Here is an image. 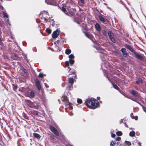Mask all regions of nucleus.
<instances>
[{"label":"nucleus","mask_w":146,"mask_h":146,"mask_svg":"<svg viewBox=\"0 0 146 146\" xmlns=\"http://www.w3.org/2000/svg\"><path fill=\"white\" fill-rule=\"evenodd\" d=\"M95 100L93 98L88 100L86 102V105L90 108H96L97 107L98 104L95 103Z\"/></svg>","instance_id":"1"},{"label":"nucleus","mask_w":146,"mask_h":146,"mask_svg":"<svg viewBox=\"0 0 146 146\" xmlns=\"http://www.w3.org/2000/svg\"><path fill=\"white\" fill-rule=\"evenodd\" d=\"M59 34V31L58 30L54 31L52 34V36L53 38H55L57 37Z\"/></svg>","instance_id":"2"},{"label":"nucleus","mask_w":146,"mask_h":146,"mask_svg":"<svg viewBox=\"0 0 146 146\" xmlns=\"http://www.w3.org/2000/svg\"><path fill=\"white\" fill-rule=\"evenodd\" d=\"M70 59L69 60L70 62V64H73L74 62V60L73 59L74 58L73 55L72 54H71L69 56Z\"/></svg>","instance_id":"3"},{"label":"nucleus","mask_w":146,"mask_h":146,"mask_svg":"<svg viewBox=\"0 0 146 146\" xmlns=\"http://www.w3.org/2000/svg\"><path fill=\"white\" fill-rule=\"evenodd\" d=\"M108 35L111 40L113 42H115V40L112 36V33L110 31H109L108 33Z\"/></svg>","instance_id":"4"},{"label":"nucleus","mask_w":146,"mask_h":146,"mask_svg":"<svg viewBox=\"0 0 146 146\" xmlns=\"http://www.w3.org/2000/svg\"><path fill=\"white\" fill-rule=\"evenodd\" d=\"M50 129L51 131L53 132L56 135H58V133L56 129L54 127H52V126H50Z\"/></svg>","instance_id":"5"},{"label":"nucleus","mask_w":146,"mask_h":146,"mask_svg":"<svg viewBox=\"0 0 146 146\" xmlns=\"http://www.w3.org/2000/svg\"><path fill=\"white\" fill-rule=\"evenodd\" d=\"M133 53H134V54L135 55V56L139 58V59L142 60L143 59V57L141 56L139 54H138L137 53H136L135 51H134Z\"/></svg>","instance_id":"6"},{"label":"nucleus","mask_w":146,"mask_h":146,"mask_svg":"<svg viewBox=\"0 0 146 146\" xmlns=\"http://www.w3.org/2000/svg\"><path fill=\"white\" fill-rule=\"evenodd\" d=\"M121 51L122 52L123 55L127 56L128 55V53L126 51V50L124 48H122L121 49Z\"/></svg>","instance_id":"7"},{"label":"nucleus","mask_w":146,"mask_h":146,"mask_svg":"<svg viewBox=\"0 0 146 146\" xmlns=\"http://www.w3.org/2000/svg\"><path fill=\"white\" fill-rule=\"evenodd\" d=\"M95 28L98 31H100V25L98 23H96L95 25Z\"/></svg>","instance_id":"8"},{"label":"nucleus","mask_w":146,"mask_h":146,"mask_svg":"<svg viewBox=\"0 0 146 146\" xmlns=\"http://www.w3.org/2000/svg\"><path fill=\"white\" fill-rule=\"evenodd\" d=\"M33 136L34 137L37 138L38 139H39L40 137V136L36 133H34L33 134Z\"/></svg>","instance_id":"9"},{"label":"nucleus","mask_w":146,"mask_h":146,"mask_svg":"<svg viewBox=\"0 0 146 146\" xmlns=\"http://www.w3.org/2000/svg\"><path fill=\"white\" fill-rule=\"evenodd\" d=\"M125 47L126 48L129 49L131 51L133 52L135 51L131 47L127 45H125Z\"/></svg>","instance_id":"10"},{"label":"nucleus","mask_w":146,"mask_h":146,"mask_svg":"<svg viewBox=\"0 0 146 146\" xmlns=\"http://www.w3.org/2000/svg\"><path fill=\"white\" fill-rule=\"evenodd\" d=\"M135 134V132L133 131H132L130 132L129 135L130 136L133 137L134 136Z\"/></svg>","instance_id":"11"},{"label":"nucleus","mask_w":146,"mask_h":146,"mask_svg":"<svg viewBox=\"0 0 146 146\" xmlns=\"http://www.w3.org/2000/svg\"><path fill=\"white\" fill-rule=\"evenodd\" d=\"M116 143L114 141H111L110 143L111 146H114L115 145Z\"/></svg>","instance_id":"12"},{"label":"nucleus","mask_w":146,"mask_h":146,"mask_svg":"<svg viewBox=\"0 0 146 146\" xmlns=\"http://www.w3.org/2000/svg\"><path fill=\"white\" fill-rule=\"evenodd\" d=\"M116 133L117 135V136H121L122 134V132L121 131H117L116 132Z\"/></svg>","instance_id":"13"},{"label":"nucleus","mask_w":146,"mask_h":146,"mask_svg":"<svg viewBox=\"0 0 146 146\" xmlns=\"http://www.w3.org/2000/svg\"><path fill=\"white\" fill-rule=\"evenodd\" d=\"M71 52V50L70 49H67L66 50L65 53L66 54H69Z\"/></svg>","instance_id":"14"},{"label":"nucleus","mask_w":146,"mask_h":146,"mask_svg":"<svg viewBox=\"0 0 146 146\" xmlns=\"http://www.w3.org/2000/svg\"><path fill=\"white\" fill-rule=\"evenodd\" d=\"M69 81L70 83L72 84L74 82V80L72 78H70L69 79Z\"/></svg>","instance_id":"15"},{"label":"nucleus","mask_w":146,"mask_h":146,"mask_svg":"<svg viewBox=\"0 0 146 146\" xmlns=\"http://www.w3.org/2000/svg\"><path fill=\"white\" fill-rule=\"evenodd\" d=\"M99 19H100V20L101 21H105V19L102 17H101V16L100 17H99Z\"/></svg>","instance_id":"16"},{"label":"nucleus","mask_w":146,"mask_h":146,"mask_svg":"<svg viewBox=\"0 0 146 146\" xmlns=\"http://www.w3.org/2000/svg\"><path fill=\"white\" fill-rule=\"evenodd\" d=\"M61 9H62V11L63 12H64V13H66L67 11H66V10L65 8H64L63 7H62Z\"/></svg>","instance_id":"17"},{"label":"nucleus","mask_w":146,"mask_h":146,"mask_svg":"<svg viewBox=\"0 0 146 146\" xmlns=\"http://www.w3.org/2000/svg\"><path fill=\"white\" fill-rule=\"evenodd\" d=\"M46 31L49 34H50L51 32V30L48 29H47L46 30Z\"/></svg>","instance_id":"18"},{"label":"nucleus","mask_w":146,"mask_h":146,"mask_svg":"<svg viewBox=\"0 0 146 146\" xmlns=\"http://www.w3.org/2000/svg\"><path fill=\"white\" fill-rule=\"evenodd\" d=\"M36 86L37 87H38V90H40V84L39 82V83H37L36 84Z\"/></svg>","instance_id":"19"},{"label":"nucleus","mask_w":146,"mask_h":146,"mask_svg":"<svg viewBox=\"0 0 146 146\" xmlns=\"http://www.w3.org/2000/svg\"><path fill=\"white\" fill-rule=\"evenodd\" d=\"M77 102L79 104H81L82 102V100L80 99H78L77 100Z\"/></svg>","instance_id":"20"},{"label":"nucleus","mask_w":146,"mask_h":146,"mask_svg":"<svg viewBox=\"0 0 146 146\" xmlns=\"http://www.w3.org/2000/svg\"><path fill=\"white\" fill-rule=\"evenodd\" d=\"M30 95L31 97H33L35 95L34 93L33 92H31V93Z\"/></svg>","instance_id":"21"},{"label":"nucleus","mask_w":146,"mask_h":146,"mask_svg":"<svg viewBox=\"0 0 146 146\" xmlns=\"http://www.w3.org/2000/svg\"><path fill=\"white\" fill-rule=\"evenodd\" d=\"M113 86L114 88L115 89H118V87L115 84H113Z\"/></svg>","instance_id":"22"},{"label":"nucleus","mask_w":146,"mask_h":146,"mask_svg":"<svg viewBox=\"0 0 146 146\" xmlns=\"http://www.w3.org/2000/svg\"><path fill=\"white\" fill-rule=\"evenodd\" d=\"M126 143L128 145H131V143L129 141H125Z\"/></svg>","instance_id":"23"},{"label":"nucleus","mask_w":146,"mask_h":146,"mask_svg":"<svg viewBox=\"0 0 146 146\" xmlns=\"http://www.w3.org/2000/svg\"><path fill=\"white\" fill-rule=\"evenodd\" d=\"M3 15L4 17H8L7 15V14L6 13H3Z\"/></svg>","instance_id":"24"},{"label":"nucleus","mask_w":146,"mask_h":146,"mask_svg":"<svg viewBox=\"0 0 146 146\" xmlns=\"http://www.w3.org/2000/svg\"><path fill=\"white\" fill-rule=\"evenodd\" d=\"M121 138L119 137H117L116 139V140L118 141H120L121 140Z\"/></svg>","instance_id":"25"},{"label":"nucleus","mask_w":146,"mask_h":146,"mask_svg":"<svg viewBox=\"0 0 146 146\" xmlns=\"http://www.w3.org/2000/svg\"><path fill=\"white\" fill-rule=\"evenodd\" d=\"M44 76V75L42 74H40L39 75V77H42Z\"/></svg>","instance_id":"26"},{"label":"nucleus","mask_w":146,"mask_h":146,"mask_svg":"<svg viewBox=\"0 0 146 146\" xmlns=\"http://www.w3.org/2000/svg\"><path fill=\"white\" fill-rule=\"evenodd\" d=\"M131 94H133L134 95H135L136 94L135 92L133 91H131Z\"/></svg>","instance_id":"27"},{"label":"nucleus","mask_w":146,"mask_h":146,"mask_svg":"<svg viewBox=\"0 0 146 146\" xmlns=\"http://www.w3.org/2000/svg\"><path fill=\"white\" fill-rule=\"evenodd\" d=\"M65 64H66V66H68V65H69L68 62V61L66 62H65Z\"/></svg>","instance_id":"28"},{"label":"nucleus","mask_w":146,"mask_h":146,"mask_svg":"<svg viewBox=\"0 0 146 146\" xmlns=\"http://www.w3.org/2000/svg\"><path fill=\"white\" fill-rule=\"evenodd\" d=\"M115 134H111V136L112 137H115Z\"/></svg>","instance_id":"29"},{"label":"nucleus","mask_w":146,"mask_h":146,"mask_svg":"<svg viewBox=\"0 0 146 146\" xmlns=\"http://www.w3.org/2000/svg\"><path fill=\"white\" fill-rule=\"evenodd\" d=\"M142 81H137V84H139L140 83H142Z\"/></svg>","instance_id":"30"},{"label":"nucleus","mask_w":146,"mask_h":146,"mask_svg":"<svg viewBox=\"0 0 146 146\" xmlns=\"http://www.w3.org/2000/svg\"><path fill=\"white\" fill-rule=\"evenodd\" d=\"M143 110L144 111L146 112V108H143Z\"/></svg>","instance_id":"31"},{"label":"nucleus","mask_w":146,"mask_h":146,"mask_svg":"<svg viewBox=\"0 0 146 146\" xmlns=\"http://www.w3.org/2000/svg\"><path fill=\"white\" fill-rule=\"evenodd\" d=\"M36 83V84H37V83H39V81L37 80H35Z\"/></svg>","instance_id":"32"},{"label":"nucleus","mask_w":146,"mask_h":146,"mask_svg":"<svg viewBox=\"0 0 146 146\" xmlns=\"http://www.w3.org/2000/svg\"><path fill=\"white\" fill-rule=\"evenodd\" d=\"M135 119L136 120H137L138 119V117L137 116H136L135 117Z\"/></svg>","instance_id":"33"},{"label":"nucleus","mask_w":146,"mask_h":146,"mask_svg":"<svg viewBox=\"0 0 146 146\" xmlns=\"http://www.w3.org/2000/svg\"><path fill=\"white\" fill-rule=\"evenodd\" d=\"M86 36L88 37V38H90V35H88V34H86Z\"/></svg>","instance_id":"34"},{"label":"nucleus","mask_w":146,"mask_h":146,"mask_svg":"<svg viewBox=\"0 0 146 146\" xmlns=\"http://www.w3.org/2000/svg\"><path fill=\"white\" fill-rule=\"evenodd\" d=\"M103 34L104 35H105L106 34V32L105 31H104V32L103 33Z\"/></svg>","instance_id":"35"},{"label":"nucleus","mask_w":146,"mask_h":146,"mask_svg":"<svg viewBox=\"0 0 146 146\" xmlns=\"http://www.w3.org/2000/svg\"><path fill=\"white\" fill-rule=\"evenodd\" d=\"M80 1L82 3H84L83 0H80Z\"/></svg>","instance_id":"36"},{"label":"nucleus","mask_w":146,"mask_h":146,"mask_svg":"<svg viewBox=\"0 0 146 146\" xmlns=\"http://www.w3.org/2000/svg\"><path fill=\"white\" fill-rule=\"evenodd\" d=\"M97 99L98 100H99L100 99V98L99 97H98L97 98Z\"/></svg>","instance_id":"37"},{"label":"nucleus","mask_w":146,"mask_h":146,"mask_svg":"<svg viewBox=\"0 0 146 146\" xmlns=\"http://www.w3.org/2000/svg\"><path fill=\"white\" fill-rule=\"evenodd\" d=\"M1 8L2 9H3V7H2L1 6Z\"/></svg>","instance_id":"38"}]
</instances>
